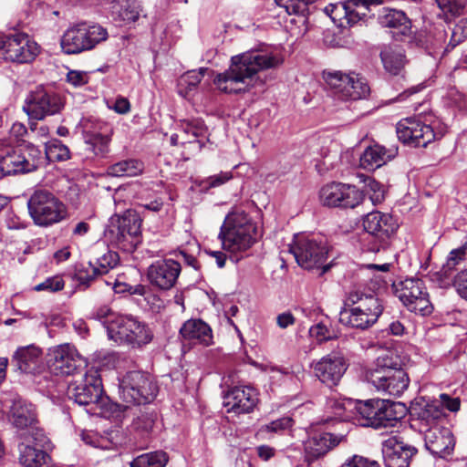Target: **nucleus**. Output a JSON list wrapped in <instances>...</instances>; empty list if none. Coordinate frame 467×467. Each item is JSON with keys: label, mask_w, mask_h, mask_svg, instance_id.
Here are the masks:
<instances>
[{"label": "nucleus", "mask_w": 467, "mask_h": 467, "mask_svg": "<svg viewBox=\"0 0 467 467\" xmlns=\"http://www.w3.org/2000/svg\"><path fill=\"white\" fill-rule=\"evenodd\" d=\"M283 61L282 53L276 48L243 53L231 58L228 69L217 74L213 84L223 93L248 92L258 82L259 71L275 68Z\"/></svg>", "instance_id": "f257e3e1"}, {"label": "nucleus", "mask_w": 467, "mask_h": 467, "mask_svg": "<svg viewBox=\"0 0 467 467\" xmlns=\"http://www.w3.org/2000/svg\"><path fill=\"white\" fill-rule=\"evenodd\" d=\"M446 410L456 412L460 400L441 394L439 399L428 401L419 413L420 429L423 433L426 449L433 455L446 458L452 454L455 438L447 427Z\"/></svg>", "instance_id": "f03ea898"}, {"label": "nucleus", "mask_w": 467, "mask_h": 467, "mask_svg": "<svg viewBox=\"0 0 467 467\" xmlns=\"http://www.w3.org/2000/svg\"><path fill=\"white\" fill-rule=\"evenodd\" d=\"M403 365L404 359L397 350H387L366 370L365 379L379 392L400 397L410 384V378L402 368Z\"/></svg>", "instance_id": "7ed1b4c3"}, {"label": "nucleus", "mask_w": 467, "mask_h": 467, "mask_svg": "<svg viewBox=\"0 0 467 467\" xmlns=\"http://www.w3.org/2000/svg\"><path fill=\"white\" fill-rule=\"evenodd\" d=\"M259 236L256 223L240 208L226 215L218 234L222 248L236 261L256 243Z\"/></svg>", "instance_id": "20e7f679"}, {"label": "nucleus", "mask_w": 467, "mask_h": 467, "mask_svg": "<svg viewBox=\"0 0 467 467\" xmlns=\"http://www.w3.org/2000/svg\"><path fill=\"white\" fill-rule=\"evenodd\" d=\"M382 311V305L375 296L350 292L339 312V322L364 330L377 322Z\"/></svg>", "instance_id": "39448f33"}, {"label": "nucleus", "mask_w": 467, "mask_h": 467, "mask_svg": "<svg viewBox=\"0 0 467 467\" xmlns=\"http://www.w3.org/2000/svg\"><path fill=\"white\" fill-rule=\"evenodd\" d=\"M289 251L302 268L317 270L319 275L327 273L331 268V264L326 263L329 246L324 236L296 234L293 243L289 245Z\"/></svg>", "instance_id": "423d86ee"}, {"label": "nucleus", "mask_w": 467, "mask_h": 467, "mask_svg": "<svg viewBox=\"0 0 467 467\" xmlns=\"http://www.w3.org/2000/svg\"><path fill=\"white\" fill-rule=\"evenodd\" d=\"M0 159L5 176L35 171L42 160L41 150L30 142L18 148H11L5 140H0Z\"/></svg>", "instance_id": "0eeeda50"}, {"label": "nucleus", "mask_w": 467, "mask_h": 467, "mask_svg": "<svg viewBox=\"0 0 467 467\" xmlns=\"http://www.w3.org/2000/svg\"><path fill=\"white\" fill-rule=\"evenodd\" d=\"M67 396L80 406H85L90 414H98V409L105 404L102 380L99 371L88 369L81 379L69 384Z\"/></svg>", "instance_id": "6e6552de"}, {"label": "nucleus", "mask_w": 467, "mask_h": 467, "mask_svg": "<svg viewBox=\"0 0 467 467\" xmlns=\"http://www.w3.org/2000/svg\"><path fill=\"white\" fill-rule=\"evenodd\" d=\"M154 378L143 371H128L119 384L120 399L130 405H140L152 401L158 393Z\"/></svg>", "instance_id": "1a4fd4ad"}, {"label": "nucleus", "mask_w": 467, "mask_h": 467, "mask_svg": "<svg viewBox=\"0 0 467 467\" xmlns=\"http://www.w3.org/2000/svg\"><path fill=\"white\" fill-rule=\"evenodd\" d=\"M141 219L131 210L121 216L111 219L110 225L106 231L107 239L126 252H132L140 243Z\"/></svg>", "instance_id": "9d476101"}, {"label": "nucleus", "mask_w": 467, "mask_h": 467, "mask_svg": "<svg viewBox=\"0 0 467 467\" xmlns=\"http://www.w3.org/2000/svg\"><path fill=\"white\" fill-rule=\"evenodd\" d=\"M30 217L35 224L47 227L66 218L65 205L50 192L36 190L27 201Z\"/></svg>", "instance_id": "9b49d317"}, {"label": "nucleus", "mask_w": 467, "mask_h": 467, "mask_svg": "<svg viewBox=\"0 0 467 467\" xmlns=\"http://www.w3.org/2000/svg\"><path fill=\"white\" fill-rule=\"evenodd\" d=\"M108 38L107 30L99 25L78 24L68 28L61 38V47L66 54H78L90 50Z\"/></svg>", "instance_id": "f8f14e48"}, {"label": "nucleus", "mask_w": 467, "mask_h": 467, "mask_svg": "<svg viewBox=\"0 0 467 467\" xmlns=\"http://www.w3.org/2000/svg\"><path fill=\"white\" fill-rule=\"evenodd\" d=\"M11 420L19 430L20 440L27 441L31 437L36 444L41 447H46L49 443L44 430L38 426L36 410L32 404L22 400H15L11 407Z\"/></svg>", "instance_id": "ddd939ff"}, {"label": "nucleus", "mask_w": 467, "mask_h": 467, "mask_svg": "<svg viewBox=\"0 0 467 467\" xmlns=\"http://www.w3.org/2000/svg\"><path fill=\"white\" fill-rule=\"evenodd\" d=\"M392 291L409 311L421 316L430 315L433 306L422 280L407 278L392 284Z\"/></svg>", "instance_id": "4468645a"}, {"label": "nucleus", "mask_w": 467, "mask_h": 467, "mask_svg": "<svg viewBox=\"0 0 467 467\" xmlns=\"http://www.w3.org/2000/svg\"><path fill=\"white\" fill-rule=\"evenodd\" d=\"M109 339L140 348L152 341L153 332L147 324L131 316H123L109 327Z\"/></svg>", "instance_id": "2eb2a0df"}, {"label": "nucleus", "mask_w": 467, "mask_h": 467, "mask_svg": "<svg viewBox=\"0 0 467 467\" xmlns=\"http://www.w3.org/2000/svg\"><path fill=\"white\" fill-rule=\"evenodd\" d=\"M63 108L64 101L60 95L37 86L27 94L23 110L30 119L42 120L47 116L60 112Z\"/></svg>", "instance_id": "dca6fc26"}, {"label": "nucleus", "mask_w": 467, "mask_h": 467, "mask_svg": "<svg viewBox=\"0 0 467 467\" xmlns=\"http://www.w3.org/2000/svg\"><path fill=\"white\" fill-rule=\"evenodd\" d=\"M39 53V46L28 35L16 33L0 36V57L16 63L33 61Z\"/></svg>", "instance_id": "f3484780"}, {"label": "nucleus", "mask_w": 467, "mask_h": 467, "mask_svg": "<svg viewBox=\"0 0 467 467\" xmlns=\"http://www.w3.org/2000/svg\"><path fill=\"white\" fill-rule=\"evenodd\" d=\"M319 200L327 207L355 208L363 202L364 194L354 185L331 182L320 189Z\"/></svg>", "instance_id": "a211bd4d"}, {"label": "nucleus", "mask_w": 467, "mask_h": 467, "mask_svg": "<svg viewBox=\"0 0 467 467\" xmlns=\"http://www.w3.org/2000/svg\"><path fill=\"white\" fill-rule=\"evenodd\" d=\"M381 0H340L329 3L325 7V13L340 26H352L358 23L370 5L380 4Z\"/></svg>", "instance_id": "6ab92c4d"}, {"label": "nucleus", "mask_w": 467, "mask_h": 467, "mask_svg": "<svg viewBox=\"0 0 467 467\" xmlns=\"http://www.w3.org/2000/svg\"><path fill=\"white\" fill-rule=\"evenodd\" d=\"M47 364L56 375H71L86 364L75 346L65 343L49 348Z\"/></svg>", "instance_id": "aec40b11"}, {"label": "nucleus", "mask_w": 467, "mask_h": 467, "mask_svg": "<svg viewBox=\"0 0 467 467\" xmlns=\"http://www.w3.org/2000/svg\"><path fill=\"white\" fill-rule=\"evenodd\" d=\"M80 125L88 150L97 156H104L109 151L110 127L107 123L92 118L83 119Z\"/></svg>", "instance_id": "412c9836"}, {"label": "nucleus", "mask_w": 467, "mask_h": 467, "mask_svg": "<svg viewBox=\"0 0 467 467\" xmlns=\"http://www.w3.org/2000/svg\"><path fill=\"white\" fill-rule=\"evenodd\" d=\"M397 136L401 142L412 147H426L435 140L432 128L414 118L398 122Z\"/></svg>", "instance_id": "4be33fe9"}, {"label": "nucleus", "mask_w": 467, "mask_h": 467, "mask_svg": "<svg viewBox=\"0 0 467 467\" xmlns=\"http://www.w3.org/2000/svg\"><path fill=\"white\" fill-rule=\"evenodd\" d=\"M315 376L328 387L338 384L345 374L348 364L344 356L331 352L312 364Z\"/></svg>", "instance_id": "5701e85b"}, {"label": "nucleus", "mask_w": 467, "mask_h": 467, "mask_svg": "<svg viewBox=\"0 0 467 467\" xmlns=\"http://www.w3.org/2000/svg\"><path fill=\"white\" fill-rule=\"evenodd\" d=\"M182 271L181 264L173 259L165 258L153 262L147 270L149 282L161 290L173 287Z\"/></svg>", "instance_id": "b1692460"}, {"label": "nucleus", "mask_w": 467, "mask_h": 467, "mask_svg": "<svg viewBox=\"0 0 467 467\" xmlns=\"http://www.w3.org/2000/svg\"><path fill=\"white\" fill-rule=\"evenodd\" d=\"M258 402L257 391L251 387H234L223 396V406L236 414L253 411Z\"/></svg>", "instance_id": "393cba45"}, {"label": "nucleus", "mask_w": 467, "mask_h": 467, "mask_svg": "<svg viewBox=\"0 0 467 467\" xmlns=\"http://www.w3.org/2000/svg\"><path fill=\"white\" fill-rule=\"evenodd\" d=\"M414 447L391 436L382 443V454L386 467H409L412 456L415 454Z\"/></svg>", "instance_id": "a878e982"}, {"label": "nucleus", "mask_w": 467, "mask_h": 467, "mask_svg": "<svg viewBox=\"0 0 467 467\" xmlns=\"http://www.w3.org/2000/svg\"><path fill=\"white\" fill-rule=\"evenodd\" d=\"M364 229L380 243H385L399 228L398 221L389 213L374 211L363 220Z\"/></svg>", "instance_id": "bb28decb"}, {"label": "nucleus", "mask_w": 467, "mask_h": 467, "mask_svg": "<svg viewBox=\"0 0 467 467\" xmlns=\"http://www.w3.org/2000/svg\"><path fill=\"white\" fill-rule=\"evenodd\" d=\"M343 439V435H335L330 432H323L309 438L305 443V462L307 467L337 446Z\"/></svg>", "instance_id": "cd10ccee"}, {"label": "nucleus", "mask_w": 467, "mask_h": 467, "mask_svg": "<svg viewBox=\"0 0 467 467\" xmlns=\"http://www.w3.org/2000/svg\"><path fill=\"white\" fill-rule=\"evenodd\" d=\"M50 442L46 447L36 444V441L30 437L29 441L21 440L18 444L19 462L25 467H42L47 464L49 456L46 449L49 447Z\"/></svg>", "instance_id": "c85d7f7f"}, {"label": "nucleus", "mask_w": 467, "mask_h": 467, "mask_svg": "<svg viewBox=\"0 0 467 467\" xmlns=\"http://www.w3.org/2000/svg\"><path fill=\"white\" fill-rule=\"evenodd\" d=\"M184 340L193 344L209 346L213 343V332L208 324L201 319H189L180 329Z\"/></svg>", "instance_id": "c756f323"}, {"label": "nucleus", "mask_w": 467, "mask_h": 467, "mask_svg": "<svg viewBox=\"0 0 467 467\" xmlns=\"http://www.w3.org/2000/svg\"><path fill=\"white\" fill-rule=\"evenodd\" d=\"M396 155V150L374 144L366 148L359 159L361 168L375 171L389 161Z\"/></svg>", "instance_id": "7c9ffc66"}, {"label": "nucleus", "mask_w": 467, "mask_h": 467, "mask_svg": "<svg viewBox=\"0 0 467 467\" xmlns=\"http://www.w3.org/2000/svg\"><path fill=\"white\" fill-rule=\"evenodd\" d=\"M346 405L347 409H355L353 421L356 424L365 427L366 424L373 423V421H369V419L371 420L370 416L374 410L379 411L380 409L379 407L383 405V401L382 400H357V402H348Z\"/></svg>", "instance_id": "2f4dec72"}, {"label": "nucleus", "mask_w": 467, "mask_h": 467, "mask_svg": "<svg viewBox=\"0 0 467 467\" xmlns=\"http://www.w3.org/2000/svg\"><path fill=\"white\" fill-rule=\"evenodd\" d=\"M380 57L385 69L392 75H398L405 65L404 52L400 47H386Z\"/></svg>", "instance_id": "473e14b6"}, {"label": "nucleus", "mask_w": 467, "mask_h": 467, "mask_svg": "<svg viewBox=\"0 0 467 467\" xmlns=\"http://www.w3.org/2000/svg\"><path fill=\"white\" fill-rule=\"evenodd\" d=\"M180 132L184 135L182 144L198 141L202 144L201 139L206 138L207 128L203 121L199 119H184L180 123Z\"/></svg>", "instance_id": "72a5a7b5"}, {"label": "nucleus", "mask_w": 467, "mask_h": 467, "mask_svg": "<svg viewBox=\"0 0 467 467\" xmlns=\"http://www.w3.org/2000/svg\"><path fill=\"white\" fill-rule=\"evenodd\" d=\"M144 164L139 160H123L110 165L108 168V174L114 177H134L142 173Z\"/></svg>", "instance_id": "f704fd0d"}, {"label": "nucleus", "mask_w": 467, "mask_h": 467, "mask_svg": "<svg viewBox=\"0 0 467 467\" xmlns=\"http://www.w3.org/2000/svg\"><path fill=\"white\" fill-rule=\"evenodd\" d=\"M383 405L379 406L380 428L394 427L403 417L404 409L400 403L390 402L382 400Z\"/></svg>", "instance_id": "c9c22d12"}, {"label": "nucleus", "mask_w": 467, "mask_h": 467, "mask_svg": "<svg viewBox=\"0 0 467 467\" xmlns=\"http://www.w3.org/2000/svg\"><path fill=\"white\" fill-rule=\"evenodd\" d=\"M349 83L343 89L342 99L357 100L365 99L369 94V87L364 78L355 73L349 74Z\"/></svg>", "instance_id": "e433bc0d"}, {"label": "nucleus", "mask_w": 467, "mask_h": 467, "mask_svg": "<svg viewBox=\"0 0 467 467\" xmlns=\"http://www.w3.org/2000/svg\"><path fill=\"white\" fill-rule=\"evenodd\" d=\"M379 19L383 26L396 28L402 35H406L410 29V20L406 15L400 10H386Z\"/></svg>", "instance_id": "4c0bfd02"}, {"label": "nucleus", "mask_w": 467, "mask_h": 467, "mask_svg": "<svg viewBox=\"0 0 467 467\" xmlns=\"http://www.w3.org/2000/svg\"><path fill=\"white\" fill-rule=\"evenodd\" d=\"M42 351L35 346L19 348L15 355L18 368L24 372H30L40 358Z\"/></svg>", "instance_id": "58836bf2"}, {"label": "nucleus", "mask_w": 467, "mask_h": 467, "mask_svg": "<svg viewBox=\"0 0 467 467\" xmlns=\"http://www.w3.org/2000/svg\"><path fill=\"white\" fill-rule=\"evenodd\" d=\"M207 71L208 68L200 67L197 70H189L182 75L178 80L179 94L187 98L190 92L197 88Z\"/></svg>", "instance_id": "ea45409f"}, {"label": "nucleus", "mask_w": 467, "mask_h": 467, "mask_svg": "<svg viewBox=\"0 0 467 467\" xmlns=\"http://www.w3.org/2000/svg\"><path fill=\"white\" fill-rule=\"evenodd\" d=\"M441 10L440 17L447 23L464 15L467 0H435Z\"/></svg>", "instance_id": "a19ab883"}, {"label": "nucleus", "mask_w": 467, "mask_h": 467, "mask_svg": "<svg viewBox=\"0 0 467 467\" xmlns=\"http://www.w3.org/2000/svg\"><path fill=\"white\" fill-rule=\"evenodd\" d=\"M140 5L134 1L123 0L112 5L115 18L126 24L135 22L140 16Z\"/></svg>", "instance_id": "79ce46f5"}, {"label": "nucleus", "mask_w": 467, "mask_h": 467, "mask_svg": "<svg viewBox=\"0 0 467 467\" xmlns=\"http://www.w3.org/2000/svg\"><path fill=\"white\" fill-rule=\"evenodd\" d=\"M169 461L163 451H155L140 454L130 462V467H165Z\"/></svg>", "instance_id": "37998d69"}, {"label": "nucleus", "mask_w": 467, "mask_h": 467, "mask_svg": "<svg viewBox=\"0 0 467 467\" xmlns=\"http://www.w3.org/2000/svg\"><path fill=\"white\" fill-rule=\"evenodd\" d=\"M119 259L117 253L107 251L100 257L97 258L94 263L89 264L93 276L107 274L110 269H113L118 265Z\"/></svg>", "instance_id": "c03bdc74"}, {"label": "nucleus", "mask_w": 467, "mask_h": 467, "mask_svg": "<svg viewBox=\"0 0 467 467\" xmlns=\"http://www.w3.org/2000/svg\"><path fill=\"white\" fill-rule=\"evenodd\" d=\"M45 153L50 161H63L70 158L68 148L57 139L45 142Z\"/></svg>", "instance_id": "a18cd8bd"}, {"label": "nucleus", "mask_w": 467, "mask_h": 467, "mask_svg": "<svg viewBox=\"0 0 467 467\" xmlns=\"http://www.w3.org/2000/svg\"><path fill=\"white\" fill-rule=\"evenodd\" d=\"M323 77L327 86L334 90L335 95L341 99L346 84L349 83V74H344L341 71H329L324 72Z\"/></svg>", "instance_id": "49530a36"}, {"label": "nucleus", "mask_w": 467, "mask_h": 467, "mask_svg": "<svg viewBox=\"0 0 467 467\" xmlns=\"http://www.w3.org/2000/svg\"><path fill=\"white\" fill-rule=\"evenodd\" d=\"M359 178L364 182L366 192L369 194L373 204L381 203L385 198L384 186L371 177L360 175Z\"/></svg>", "instance_id": "de8ad7c7"}, {"label": "nucleus", "mask_w": 467, "mask_h": 467, "mask_svg": "<svg viewBox=\"0 0 467 467\" xmlns=\"http://www.w3.org/2000/svg\"><path fill=\"white\" fill-rule=\"evenodd\" d=\"M363 268L371 271L374 275L371 286L373 290L380 289L386 285L385 275L389 270V264H368L363 265Z\"/></svg>", "instance_id": "09e8293b"}, {"label": "nucleus", "mask_w": 467, "mask_h": 467, "mask_svg": "<svg viewBox=\"0 0 467 467\" xmlns=\"http://www.w3.org/2000/svg\"><path fill=\"white\" fill-rule=\"evenodd\" d=\"M93 317L94 319L100 321L105 326L108 337H109V327L119 317H123V316L113 312L109 306H103L97 309V311L93 314Z\"/></svg>", "instance_id": "8fccbe9b"}, {"label": "nucleus", "mask_w": 467, "mask_h": 467, "mask_svg": "<svg viewBox=\"0 0 467 467\" xmlns=\"http://www.w3.org/2000/svg\"><path fill=\"white\" fill-rule=\"evenodd\" d=\"M309 334L318 342H325L337 337L336 331L322 322L312 326L309 329Z\"/></svg>", "instance_id": "3c124183"}, {"label": "nucleus", "mask_w": 467, "mask_h": 467, "mask_svg": "<svg viewBox=\"0 0 467 467\" xmlns=\"http://www.w3.org/2000/svg\"><path fill=\"white\" fill-rule=\"evenodd\" d=\"M65 283L60 276H52L47 278L42 283L34 287L36 291H46L48 293H55L64 288Z\"/></svg>", "instance_id": "603ef678"}, {"label": "nucleus", "mask_w": 467, "mask_h": 467, "mask_svg": "<svg viewBox=\"0 0 467 467\" xmlns=\"http://www.w3.org/2000/svg\"><path fill=\"white\" fill-rule=\"evenodd\" d=\"M348 402H357V400L348 399L334 402L335 415L343 421L353 420L355 417V409H347Z\"/></svg>", "instance_id": "864d4df0"}, {"label": "nucleus", "mask_w": 467, "mask_h": 467, "mask_svg": "<svg viewBox=\"0 0 467 467\" xmlns=\"http://www.w3.org/2000/svg\"><path fill=\"white\" fill-rule=\"evenodd\" d=\"M467 38V19H461L451 29L450 45L455 47Z\"/></svg>", "instance_id": "5fc2aeb1"}, {"label": "nucleus", "mask_w": 467, "mask_h": 467, "mask_svg": "<svg viewBox=\"0 0 467 467\" xmlns=\"http://www.w3.org/2000/svg\"><path fill=\"white\" fill-rule=\"evenodd\" d=\"M293 419L290 417H283L278 420H273L268 424L262 426V431L280 433L293 425Z\"/></svg>", "instance_id": "6e6d98bb"}, {"label": "nucleus", "mask_w": 467, "mask_h": 467, "mask_svg": "<svg viewBox=\"0 0 467 467\" xmlns=\"http://www.w3.org/2000/svg\"><path fill=\"white\" fill-rule=\"evenodd\" d=\"M275 2L289 15L302 13L306 8L304 0H275Z\"/></svg>", "instance_id": "4d7b16f0"}, {"label": "nucleus", "mask_w": 467, "mask_h": 467, "mask_svg": "<svg viewBox=\"0 0 467 467\" xmlns=\"http://www.w3.org/2000/svg\"><path fill=\"white\" fill-rule=\"evenodd\" d=\"M452 285L458 295L467 300V268L455 275Z\"/></svg>", "instance_id": "13d9d810"}, {"label": "nucleus", "mask_w": 467, "mask_h": 467, "mask_svg": "<svg viewBox=\"0 0 467 467\" xmlns=\"http://www.w3.org/2000/svg\"><path fill=\"white\" fill-rule=\"evenodd\" d=\"M88 79V73L85 71L69 70L67 74V81L75 88L86 85Z\"/></svg>", "instance_id": "bf43d9fd"}, {"label": "nucleus", "mask_w": 467, "mask_h": 467, "mask_svg": "<svg viewBox=\"0 0 467 467\" xmlns=\"http://www.w3.org/2000/svg\"><path fill=\"white\" fill-rule=\"evenodd\" d=\"M379 464L377 461L369 460L368 458L354 455L352 458L347 460L340 467H379Z\"/></svg>", "instance_id": "052dcab7"}, {"label": "nucleus", "mask_w": 467, "mask_h": 467, "mask_svg": "<svg viewBox=\"0 0 467 467\" xmlns=\"http://www.w3.org/2000/svg\"><path fill=\"white\" fill-rule=\"evenodd\" d=\"M452 270L453 269H449L447 267L446 263L440 271L432 275V277L434 280L439 282L441 287H447L451 285V275Z\"/></svg>", "instance_id": "680f3d73"}, {"label": "nucleus", "mask_w": 467, "mask_h": 467, "mask_svg": "<svg viewBox=\"0 0 467 467\" xmlns=\"http://www.w3.org/2000/svg\"><path fill=\"white\" fill-rule=\"evenodd\" d=\"M81 439L86 444H88L90 446L103 449L107 448V446L104 444L105 441L99 438L95 432L83 431L81 433Z\"/></svg>", "instance_id": "e2e57ef3"}, {"label": "nucleus", "mask_w": 467, "mask_h": 467, "mask_svg": "<svg viewBox=\"0 0 467 467\" xmlns=\"http://www.w3.org/2000/svg\"><path fill=\"white\" fill-rule=\"evenodd\" d=\"M295 322H296V318L293 316V314L289 311L281 313L276 317V324L282 329H285V328L294 325Z\"/></svg>", "instance_id": "0e129e2a"}, {"label": "nucleus", "mask_w": 467, "mask_h": 467, "mask_svg": "<svg viewBox=\"0 0 467 467\" xmlns=\"http://www.w3.org/2000/svg\"><path fill=\"white\" fill-rule=\"evenodd\" d=\"M231 178L232 174L230 172H221L219 174L209 177L208 183L210 187H218L228 182Z\"/></svg>", "instance_id": "69168bd1"}, {"label": "nucleus", "mask_w": 467, "mask_h": 467, "mask_svg": "<svg viewBox=\"0 0 467 467\" xmlns=\"http://www.w3.org/2000/svg\"><path fill=\"white\" fill-rule=\"evenodd\" d=\"M30 130L35 133V136L38 140L47 139L49 135V128L47 125L37 126L35 122H30Z\"/></svg>", "instance_id": "338daca9"}, {"label": "nucleus", "mask_w": 467, "mask_h": 467, "mask_svg": "<svg viewBox=\"0 0 467 467\" xmlns=\"http://www.w3.org/2000/svg\"><path fill=\"white\" fill-rule=\"evenodd\" d=\"M130 104L126 98H118L114 103L113 109L119 113L125 114L130 111Z\"/></svg>", "instance_id": "774afa93"}]
</instances>
